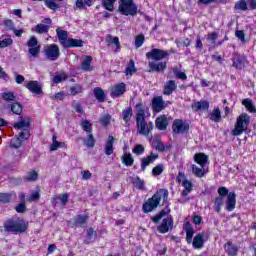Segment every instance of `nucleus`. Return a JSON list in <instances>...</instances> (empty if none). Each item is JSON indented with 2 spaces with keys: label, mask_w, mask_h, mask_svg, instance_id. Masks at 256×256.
<instances>
[{
  "label": "nucleus",
  "mask_w": 256,
  "mask_h": 256,
  "mask_svg": "<svg viewBox=\"0 0 256 256\" xmlns=\"http://www.w3.org/2000/svg\"><path fill=\"white\" fill-rule=\"evenodd\" d=\"M146 57L153 61H162V59H167V57H169V52L167 50L154 48L146 54Z\"/></svg>",
  "instance_id": "9"
},
{
  "label": "nucleus",
  "mask_w": 256,
  "mask_h": 256,
  "mask_svg": "<svg viewBox=\"0 0 256 256\" xmlns=\"http://www.w3.org/2000/svg\"><path fill=\"white\" fill-rule=\"evenodd\" d=\"M132 153H134L135 155H143V153H145V147L141 144H137L133 149H132Z\"/></svg>",
  "instance_id": "51"
},
{
  "label": "nucleus",
  "mask_w": 256,
  "mask_h": 256,
  "mask_svg": "<svg viewBox=\"0 0 256 256\" xmlns=\"http://www.w3.org/2000/svg\"><path fill=\"white\" fill-rule=\"evenodd\" d=\"M156 127L159 129V131H165V129L169 127V120H167L165 115L159 116L156 119Z\"/></svg>",
  "instance_id": "21"
},
{
  "label": "nucleus",
  "mask_w": 256,
  "mask_h": 256,
  "mask_svg": "<svg viewBox=\"0 0 256 256\" xmlns=\"http://www.w3.org/2000/svg\"><path fill=\"white\" fill-rule=\"evenodd\" d=\"M31 126V119L29 117L20 118V120L14 124V129L18 131H23L25 129H29Z\"/></svg>",
  "instance_id": "15"
},
{
  "label": "nucleus",
  "mask_w": 256,
  "mask_h": 256,
  "mask_svg": "<svg viewBox=\"0 0 256 256\" xmlns=\"http://www.w3.org/2000/svg\"><path fill=\"white\" fill-rule=\"evenodd\" d=\"M235 11H247V2L239 0L234 6Z\"/></svg>",
  "instance_id": "42"
},
{
  "label": "nucleus",
  "mask_w": 256,
  "mask_h": 256,
  "mask_svg": "<svg viewBox=\"0 0 256 256\" xmlns=\"http://www.w3.org/2000/svg\"><path fill=\"white\" fill-rule=\"evenodd\" d=\"M113 143H115V138L113 136H108L104 150L105 155H113Z\"/></svg>",
  "instance_id": "25"
},
{
  "label": "nucleus",
  "mask_w": 256,
  "mask_h": 256,
  "mask_svg": "<svg viewBox=\"0 0 256 256\" xmlns=\"http://www.w3.org/2000/svg\"><path fill=\"white\" fill-rule=\"evenodd\" d=\"M218 194L220 195L219 197H222L223 199L226 195H229V190L222 186L218 189Z\"/></svg>",
  "instance_id": "64"
},
{
  "label": "nucleus",
  "mask_w": 256,
  "mask_h": 256,
  "mask_svg": "<svg viewBox=\"0 0 256 256\" xmlns=\"http://www.w3.org/2000/svg\"><path fill=\"white\" fill-rule=\"evenodd\" d=\"M169 197V191L167 189H160L156 194H154L147 202L143 204V212L144 213H151V211H155L157 207H159V203L161 199L163 201H167Z\"/></svg>",
  "instance_id": "3"
},
{
  "label": "nucleus",
  "mask_w": 256,
  "mask_h": 256,
  "mask_svg": "<svg viewBox=\"0 0 256 256\" xmlns=\"http://www.w3.org/2000/svg\"><path fill=\"white\" fill-rule=\"evenodd\" d=\"M94 97L99 101L100 103H103L105 101V91L103 89L97 87L94 89Z\"/></svg>",
  "instance_id": "35"
},
{
  "label": "nucleus",
  "mask_w": 256,
  "mask_h": 256,
  "mask_svg": "<svg viewBox=\"0 0 256 256\" xmlns=\"http://www.w3.org/2000/svg\"><path fill=\"white\" fill-rule=\"evenodd\" d=\"M71 47H83V40L68 38V41L64 44V48L69 49Z\"/></svg>",
  "instance_id": "23"
},
{
  "label": "nucleus",
  "mask_w": 256,
  "mask_h": 256,
  "mask_svg": "<svg viewBox=\"0 0 256 256\" xmlns=\"http://www.w3.org/2000/svg\"><path fill=\"white\" fill-rule=\"evenodd\" d=\"M81 127H82L83 131H86L87 134L91 133V131L93 129V126L91 125V122L87 121V120H84L81 123Z\"/></svg>",
  "instance_id": "48"
},
{
  "label": "nucleus",
  "mask_w": 256,
  "mask_h": 256,
  "mask_svg": "<svg viewBox=\"0 0 256 256\" xmlns=\"http://www.w3.org/2000/svg\"><path fill=\"white\" fill-rule=\"evenodd\" d=\"M125 83H119L113 86L111 90V97H121L125 93Z\"/></svg>",
  "instance_id": "18"
},
{
  "label": "nucleus",
  "mask_w": 256,
  "mask_h": 256,
  "mask_svg": "<svg viewBox=\"0 0 256 256\" xmlns=\"http://www.w3.org/2000/svg\"><path fill=\"white\" fill-rule=\"evenodd\" d=\"M156 159H159V154L151 153L148 157L143 158L141 162V169L142 171H145L151 163H153Z\"/></svg>",
  "instance_id": "17"
},
{
  "label": "nucleus",
  "mask_w": 256,
  "mask_h": 256,
  "mask_svg": "<svg viewBox=\"0 0 256 256\" xmlns=\"http://www.w3.org/2000/svg\"><path fill=\"white\" fill-rule=\"evenodd\" d=\"M235 192H230L227 196V201H226V209L227 211H233L235 209L236 205V200H235Z\"/></svg>",
  "instance_id": "22"
},
{
  "label": "nucleus",
  "mask_w": 256,
  "mask_h": 256,
  "mask_svg": "<svg viewBox=\"0 0 256 256\" xmlns=\"http://www.w3.org/2000/svg\"><path fill=\"white\" fill-rule=\"evenodd\" d=\"M44 53L49 61H57V59H59L61 55L59 46L57 44H50L46 46L44 49Z\"/></svg>",
  "instance_id": "8"
},
{
  "label": "nucleus",
  "mask_w": 256,
  "mask_h": 256,
  "mask_svg": "<svg viewBox=\"0 0 256 256\" xmlns=\"http://www.w3.org/2000/svg\"><path fill=\"white\" fill-rule=\"evenodd\" d=\"M147 109L143 108V104L139 103L136 105V127L137 131L140 135H144V137H149L151 131H153V122H147L145 119Z\"/></svg>",
  "instance_id": "1"
},
{
  "label": "nucleus",
  "mask_w": 256,
  "mask_h": 256,
  "mask_svg": "<svg viewBox=\"0 0 256 256\" xmlns=\"http://www.w3.org/2000/svg\"><path fill=\"white\" fill-rule=\"evenodd\" d=\"M9 45H13V39L5 38V39L0 41V47L1 48L9 47Z\"/></svg>",
  "instance_id": "58"
},
{
  "label": "nucleus",
  "mask_w": 256,
  "mask_h": 256,
  "mask_svg": "<svg viewBox=\"0 0 256 256\" xmlns=\"http://www.w3.org/2000/svg\"><path fill=\"white\" fill-rule=\"evenodd\" d=\"M184 190L182 191V197H187L191 191H193V182L191 180H184L182 182Z\"/></svg>",
  "instance_id": "28"
},
{
  "label": "nucleus",
  "mask_w": 256,
  "mask_h": 256,
  "mask_svg": "<svg viewBox=\"0 0 256 256\" xmlns=\"http://www.w3.org/2000/svg\"><path fill=\"white\" fill-rule=\"evenodd\" d=\"M225 251L228 253V255L235 256L237 255V251H239V249L231 242H227L225 244Z\"/></svg>",
  "instance_id": "34"
},
{
  "label": "nucleus",
  "mask_w": 256,
  "mask_h": 256,
  "mask_svg": "<svg viewBox=\"0 0 256 256\" xmlns=\"http://www.w3.org/2000/svg\"><path fill=\"white\" fill-rule=\"evenodd\" d=\"M92 62H93V58L91 56H84L83 61L81 63L82 71H84V72L93 71V66H91Z\"/></svg>",
  "instance_id": "20"
},
{
  "label": "nucleus",
  "mask_w": 256,
  "mask_h": 256,
  "mask_svg": "<svg viewBox=\"0 0 256 256\" xmlns=\"http://www.w3.org/2000/svg\"><path fill=\"white\" fill-rule=\"evenodd\" d=\"M242 105H244V107H246V109L250 113H255L256 112L255 105H253V102L251 101V99H244L242 101Z\"/></svg>",
  "instance_id": "38"
},
{
  "label": "nucleus",
  "mask_w": 256,
  "mask_h": 256,
  "mask_svg": "<svg viewBox=\"0 0 256 256\" xmlns=\"http://www.w3.org/2000/svg\"><path fill=\"white\" fill-rule=\"evenodd\" d=\"M63 145H65V143L63 142H53L50 145V151H57L59 147H63Z\"/></svg>",
  "instance_id": "62"
},
{
  "label": "nucleus",
  "mask_w": 256,
  "mask_h": 256,
  "mask_svg": "<svg viewBox=\"0 0 256 256\" xmlns=\"http://www.w3.org/2000/svg\"><path fill=\"white\" fill-rule=\"evenodd\" d=\"M172 131L176 135H183L189 131V123L183 122L181 119H176L172 123Z\"/></svg>",
  "instance_id": "10"
},
{
  "label": "nucleus",
  "mask_w": 256,
  "mask_h": 256,
  "mask_svg": "<svg viewBox=\"0 0 256 256\" xmlns=\"http://www.w3.org/2000/svg\"><path fill=\"white\" fill-rule=\"evenodd\" d=\"M87 219H89V216L87 215H78L76 216V223L80 227H83L87 223Z\"/></svg>",
  "instance_id": "45"
},
{
  "label": "nucleus",
  "mask_w": 256,
  "mask_h": 256,
  "mask_svg": "<svg viewBox=\"0 0 256 256\" xmlns=\"http://www.w3.org/2000/svg\"><path fill=\"white\" fill-rule=\"evenodd\" d=\"M170 209L160 211L156 216L152 217L153 223H159L162 219L161 224L157 227L159 233L165 234L173 230V217L169 215Z\"/></svg>",
  "instance_id": "2"
},
{
  "label": "nucleus",
  "mask_w": 256,
  "mask_h": 256,
  "mask_svg": "<svg viewBox=\"0 0 256 256\" xmlns=\"http://www.w3.org/2000/svg\"><path fill=\"white\" fill-rule=\"evenodd\" d=\"M137 13H140L137 5H135L133 0H129V15L135 16Z\"/></svg>",
  "instance_id": "43"
},
{
  "label": "nucleus",
  "mask_w": 256,
  "mask_h": 256,
  "mask_svg": "<svg viewBox=\"0 0 256 256\" xmlns=\"http://www.w3.org/2000/svg\"><path fill=\"white\" fill-rule=\"evenodd\" d=\"M216 213H221V207H223V197H217L214 201Z\"/></svg>",
  "instance_id": "49"
},
{
  "label": "nucleus",
  "mask_w": 256,
  "mask_h": 256,
  "mask_svg": "<svg viewBox=\"0 0 256 256\" xmlns=\"http://www.w3.org/2000/svg\"><path fill=\"white\" fill-rule=\"evenodd\" d=\"M167 105H165V101L163 100V97L157 96L154 97L152 100V108L156 113H160V111H163Z\"/></svg>",
  "instance_id": "14"
},
{
  "label": "nucleus",
  "mask_w": 256,
  "mask_h": 256,
  "mask_svg": "<svg viewBox=\"0 0 256 256\" xmlns=\"http://www.w3.org/2000/svg\"><path fill=\"white\" fill-rule=\"evenodd\" d=\"M233 67L236 69H243V60L241 57L237 56L233 59Z\"/></svg>",
  "instance_id": "53"
},
{
  "label": "nucleus",
  "mask_w": 256,
  "mask_h": 256,
  "mask_svg": "<svg viewBox=\"0 0 256 256\" xmlns=\"http://www.w3.org/2000/svg\"><path fill=\"white\" fill-rule=\"evenodd\" d=\"M173 73L175 77H177V79H182L183 81L187 79V74H185V72L180 71L179 68L177 67L173 68Z\"/></svg>",
  "instance_id": "46"
},
{
  "label": "nucleus",
  "mask_w": 256,
  "mask_h": 256,
  "mask_svg": "<svg viewBox=\"0 0 256 256\" xmlns=\"http://www.w3.org/2000/svg\"><path fill=\"white\" fill-rule=\"evenodd\" d=\"M174 91H177V83H175V80L167 81L164 85L163 95H173Z\"/></svg>",
  "instance_id": "16"
},
{
  "label": "nucleus",
  "mask_w": 256,
  "mask_h": 256,
  "mask_svg": "<svg viewBox=\"0 0 256 256\" xmlns=\"http://www.w3.org/2000/svg\"><path fill=\"white\" fill-rule=\"evenodd\" d=\"M210 121H214V123H219L221 121V110H219V107L215 108L210 113Z\"/></svg>",
  "instance_id": "32"
},
{
  "label": "nucleus",
  "mask_w": 256,
  "mask_h": 256,
  "mask_svg": "<svg viewBox=\"0 0 256 256\" xmlns=\"http://www.w3.org/2000/svg\"><path fill=\"white\" fill-rule=\"evenodd\" d=\"M193 235H195V230L186 231V241H187V243H193Z\"/></svg>",
  "instance_id": "61"
},
{
  "label": "nucleus",
  "mask_w": 256,
  "mask_h": 256,
  "mask_svg": "<svg viewBox=\"0 0 256 256\" xmlns=\"http://www.w3.org/2000/svg\"><path fill=\"white\" fill-rule=\"evenodd\" d=\"M119 11L122 15H129V0H120Z\"/></svg>",
  "instance_id": "31"
},
{
  "label": "nucleus",
  "mask_w": 256,
  "mask_h": 256,
  "mask_svg": "<svg viewBox=\"0 0 256 256\" xmlns=\"http://www.w3.org/2000/svg\"><path fill=\"white\" fill-rule=\"evenodd\" d=\"M39 199H41V194L39 191H35L30 196H28L27 201H29V203H33V201H39Z\"/></svg>",
  "instance_id": "52"
},
{
  "label": "nucleus",
  "mask_w": 256,
  "mask_h": 256,
  "mask_svg": "<svg viewBox=\"0 0 256 256\" xmlns=\"http://www.w3.org/2000/svg\"><path fill=\"white\" fill-rule=\"evenodd\" d=\"M83 143L88 149H93V147H95V137H93L91 132L87 134V137L83 140Z\"/></svg>",
  "instance_id": "30"
},
{
  "label": "nucleus",
  "mask_w": 256,
  "mask_h": 256,
  "mask_svg": "<svg viewBox=\"0 0 256 256\" xmlns=\"http://www.w3.org/2000/svg\"><path fill=\"white\" fill-rule=\"evenodd\" d=\"M4 101H15V94L12 92H6L2 94Z\"/></svg>",
  "instance_id": "57"
},
{
  "label": "nucleus",
  "mask_w": 256,
  "mask_h": 256,
  "mask_svg": "<svg viewBox=\"0 0 256 256\" xmlns=\"http://www.w3.org/2000/svg\"><path fill=\"white\" fill-rule=\"evenodd\" d=\"M28 54L33 59H37L39 57V54L41 53V45H39V41H37V37L32 36L28 42Z\"/></svg>",
  "instance_id": "7"
},
{
  "label": "nucleus",
  "mask_w": 256,
  "mask_h": 256,
  "mask_svg": "<svg viewBox=\"0 0 256 256\" xmlns=\"http://www.w3.org/2000/svg\"><path fill=\"white\" fill-rule=\"evenodd\" d=\"M250 121L251 119L248 114H241L236 120V124L234 129L231 131V135H233V137L243 135L244 131H247Z\"/></svg>",
  "instance_id": "5"
},
{
  "label": "nucleus",
  "mask_w": 256,
  "mask_h": 256,
  "mask_svg": "<svg viewBox=\"0 0 256 256\" xmlns=\"http://www.w3.org/2000/svg\"><path fill=\"white\" fill-rule=\"evenodd\" d=\"M115 1H117V0H103V7L107 11H113V9H114L113 5H115Z\"/></svg>",
  "instance_id": "47"
},
{
  "label": "nucleus",
  "mask_w": 256,
  "mask_h": 256,
  "mask_svg": "<svg viewBox=\"0 0 256 256\" xmlns=\"http://www.w3.org/2000/svg\"><path fill=\"white\" fill-rule=\"evenodd\" d=\"M122 162L128 167L129 165V154L127 153V147H124V155L122 156Z\"/></svg>",
  "instance_id": "63"
},
{
  "label": "nucleus",
  "mask_w": 256,
  "mask_h": 256,
  "mask_svg": "<svg viewBox=\"0 0 256 256\" xmlns=\"http://www.w3.org/2000/svg\"><path fill=\"white\" fill-rule=\"evenodd\" d=\"M194 161L198 165H200L201 168L197 167V165L192 164V172L196 177H203L205 175V165H207V161H209V157L205 155L204 153H198L194 156Z\"/></svg>",
  "instance_id": "6"
},
{
  "label": "nucleus",
  "mask_w": 256,
  "mask_h": 256,
  "mask_svg": "<svg viewBox=\"0 0 256 256\" xmlns=\"http://www.w3.org/2000/svg\"><path fill=\"white\" fill-rule=\"evenodd\" d=\"M42 23L44 24H37L32 31L35 33H38L39 35H43V33H49L50 25L53 23L51 18H45L42 20Z\"/></svg>",
  "instance_id": "11"
},
{
  "label": "nucleus",
  "mask_w": 256,
  "mask_h": 256,
  "mask_svg": "<svg viewBox=\"0 0 256 256\" xmlns=\"http://www.w3.org/2000/svg\"><path fill=\"white\" fill-rule=\"evenodd\" d=\"M55 1H63V0H45V5L48 7V9H51L52 11H57L59 9V4Z\"/></svg>",
  "instance_id": "41"
},
{
  "label": "nucleus",
  "mask_w": 256,
  "mask_h": 256,
  "mask_svg": "<svg viewBox=\"0 0 256 256\" xmlns=\"http://www.w3.org/2000/svg\"><path fill=\"white\" fill-rule=\"evenodd\" d=\"M15 211H17V213H25V211H27V206H25V203L20 202V203L15 207Z\"/></svg>",
  "instance_id": "60"
},
{
  "label": "nucleus",
  "mask_w": 256,
  "mask_h": 256,
  "mask_svg": "<svg viewBox=\"0 0 256 256\" xmlns=\"http://www.w3.org/2000/svg\"><path fill=\"white\" fill-rule=\"evenodd\" d=\"M11 111L15 115H20L21 113H23V106H21V104L19 103H14L11 105Z\"/></svg>",
  "instance_id": "44"
},
{
  "label": "nucleus",
  "mask_w": 256,
  "mask_h": 256,
  "mask_svg": "<svg viewBox=\"0 0 256 256\" xmlns=\"http://www.w3.org/2000/svg\"><path fill=\"white\" fill-rule=\"evenodd\" d=\"M164 169H165V166H163V164L157 165L152 169V175L154 176L161 175Z\"/></svg>",
  "instance_id": "54"
},
{
  "label": "nucleus",
  "mask_w": 256,
  "mask_h": 256,
  "mask_svg": "<svg viewBox=\"0 0 256 256\" xmlns=\"http://www.w3.org/2000/svg\"><path fill=\"white\" fill-rule=\"evenodd\" d=\"M12 197L13 193H0V203L7 205V203H11Z\"/></svg>",
  "instance_id": "37"
},
{
  "label": "nucleus",
  "mask_w": 256,
  "mask_h": 256,
  "mask_svg": "<svg viewBox=\"0 0 256 256\" xmlns=\"http://www.w3.org/2000/svg\"><path fill=\"white\" fill-rule=\"evenodd\" d=\"M56 33L58 36V41L64 47L67 44V41H69V33L65 30H62L61 28L56 29Z\"/></svg>",
  "instance_id": "19"
},
{
  "label": "nucleus",
  "mask_w": 256,
  "mask_h": 256,
  "mask_svg": "<svg viewBox=\"0 0 256 256\" xmlns=\"http://www.w3.org/2000/svg\"><path fill=\"white\" fill-rule=\"evenodd\" d=\"M26 89H29L34 95H43V86H41L39 81H29Z\"/></svg>",
  "instance_id": "12"
},
{
  "label": "nucleus",
  "mask_w": 256,
  "mask_h": 256,
  "mask_svg": "<svg viewBox=\"0 0 256 256\" xmlns=\"http://www.w3.org/2000/svg\"><path fill=\"white\" fill-rule=\"evenodd\" d=\"M72 109H74L76 113H83V106L77 101L72 102Z\"/></svg>",
  "instance_id": "59"
},
{
  "label": "nucleus",
  "mask_w": 256,
  "mask_h": 256,
  "mask_svg": "<svg viewBox=\"0 0 256 256\" xmlns=\"http://www.w3.org/2000/svg\"><path fill=\"white\" fill-rule=\"evenodd\" d=\"M204 243H205V240H204L203 234H197L192 241V245L194 249H201Z\"/></svg>",
  "instance_id": "24"
},
{
  "label": "nucleus",
  "mask_w": 256,
  "mask_h": 256,
  "mask_svg": "<svg viewBox=\"0 0 256 256\" xmlns=\"http://www.w3.org/2000/svg\"><path fill=\"white\" fill-rule=\"evenodd\" d=\"M106 43H107V45H115L116 51H119L121 49V44L119 43L118 37H113L108 34L106 36Z\"/></svg>",
  "instance_id": "29"
},
{
  "label": "nucleus",
  "mask_w": 256,
  "mask_h": 256,
  "mask_svg": "<svg viewBox=\"0 0 256 256\" xmlns=\"http://www.w3.org/2000/svg\"><path fill=\"white\" fill-rule=\"evenodd\" d=\"M143 43H145V36L143 34H139L138 36H136L135 38L136 49H139V47H141Z\"/></svg>",
  "instance_id": "50"
},
{
  "label": "nucleus",
  "mask_w": 256,
  "mask_h": 256,
  "mask_svg": "<svg viewBox=\"0 0 256 256\" xmlns=\"http://www.w3.org/2000/svg\"><path fill=\"white\" fill-rule=\"evenodd\" d=\"M23 143L31 137V132H29V129L21 130V132L16 135Z\"/></svg>",
  "instance_id": "39"
},
{
  "label": "nucleus",
  "mask_w": 256,
  "mask_h": 256,
  "mask_svg": "<svg viewBox=\"0 0 256 256\" xmlns=\"http://www.w3.org/2000/svg\"><path fill=\"white\" fill-rule=\"evenodd\" d=\"M37 177H39V174L37 173V171L32 170L28 173L26 179L28 181H37Z\"/></svg>",
  "instance_id": "56"
},
{
  "label": "nucleus",
  "mask_w": 256,
  "mask_h": 256,
  "mask_svg": "<svg viewBox=\"0 0 256 256\" xmlns=\"http://www.w3.org/2000/svg\"><path fill=\"white\" fill-rule=\"evenodd\" d=\"M131 183L135 188L139 189L140 191H145V181H143L141 178L137 176L132 177Z\"/></svg>",
  "instance_id": "27"
},
{
  "label": "nucleus",
  "mask_w": 256,
  "mask_h": 256,
  "mask_svg": "<svg viewBox=\"0 0 256 256\" xmlns=\"http://www.w3.org/2000/svg\"><path fill=\"white\" fill-rule=\"evenodd\" d=\"M192 109H195V111H208L209 102L207 101L195 102L192 104Z\"/></svg>",
  "instance_id": "26"
},
{
  "label": "nucleus",
  "mask_w": 256,
  "mask_h": 256,
  "mask_svg": "<svg viewBox=\"0 0 256 256\" xmlns=\"http://www.w3.org/2000/svg\"><path fill=\"white\" fill-rule=\"evenodd\" d=\"M100 123L104 127H107V125H109V123H111V115L105 114L104 116H102L100 119Z\"/></svg>",
  "instance_id": "55"
},
{
  "label": "nucleus",
  "mask_w": 256,
  "mask_h": 256,
  "mask_svg": "<svg viewBox=\"0 0 256 256\" xmlns=\"http://www.w3.org/2000/svg\"><path fill=\"white\" fill-rule=\"evenodd\" d=\"M148 66L150 67L149 72L154 71L155 73H163L167 69V62H149Z\"/></svg>",
  "instance_id": "13"
},
{
  "label": "nucleus",
  "mask_w": 256,
  "mask_h": 256,
  "mask_svg": "<svg viewBox=\"0 0 256 256\" xmlns=\"http://www.w3.org/2000/svg\"><path fill=\"white\" fill-rule=\"evenodd\" d=\"M27 227V222L19 218H10L4 222V231L7 233H25Z\"/></svg>",
  "instance_id": "4"
},
{
  "label": "nucleus",
  "mask_w": 256,
  "mask_h": 256,
  "mask_svg": "<svg viewBox=\"0 0 256 256\" xmlns=\"http://www.w3.org/2000/svg\"><path fill=\"white\" fill-rule=\"evenodd\" d=\"M68 78L69 76L66 75L65 72H61L54 76L53 82L56 83V85H58V83H62V81H67Z\"/></svg>",
  "instance_id": "36"
},
{
  "label": "nucleus",
  "mask_w": 256,
  "mask_h": 256,
  "mask_svg": "<svg viewBox=\"0 0 256 256\" xmlns=\"http://www.w3.org/2000/svg\"><path fill=\"white\" fill-rule=\"evenodd\" d=\"M9 147L11 149H21V147H23V142L17 136H15L10 140Z\"/></svg>",
  "instance_id": "33"
},
{
  "label": "nucleus",
  "mask_w": 256,
  "mask_h": 256,
  "mask_svg": "<svg viewBox=\"0 0 256 256\" xmlns=\"http://www.w3.org/2000/svg\"><path fill=\"white\" fill-rule=\"evenodd\" d=\"M79 93H83V85L75 84L70 87V94L71 95H79Z\"/></svg>",
  "instance_id": "40"
}]
</instances>
